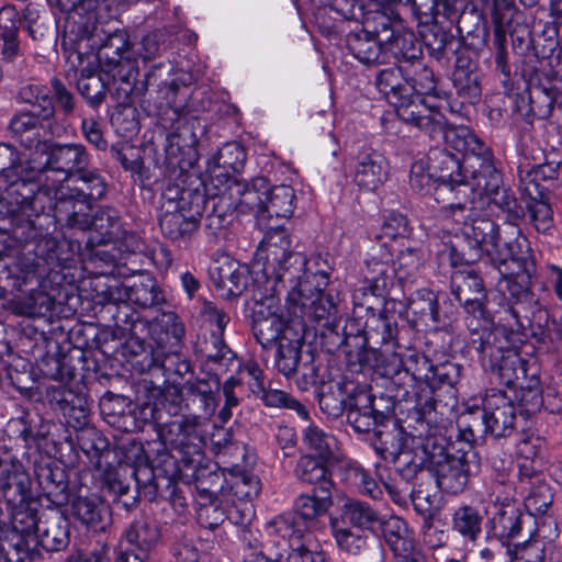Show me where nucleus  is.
<instances>
[{
  "mask_svg": "<svg viewBox=\"0 0 562 562\" xmlns=\"http://www.w3.org/2000/svg\"><path fill=\"white\" fill-rule=\"evenodd\" d=\"M54 307V300L45 292L32 291L27 296L14 301L13 310L18 315L36 317L45 315Z\"/></svg>",
  "mask_w": 562,
  "mask_h": 562,
  "instance_id": "nucleus-48",
  "label": "nucleus"
},
{
  "mask_svg": "<svg viewBox=\"0 0 562 562\" xmlns=\"http://www.w3.org/2000/svg\"><path fill=\"white\" fill-rule=\"evenodd\" d=\"M330 490L328 486H321L319 488H314L312 493L300 495L296 498L294 504L296 516L292 515V517L295 518L301 528L303 527L299 519L304 521L314 520L325 515L333 506ZM286 516H291V514Z\"/></svg>",
  "mask_w": 562,
  "mask_h": 562,
  "instance_id": "nucleus-32",
  "label": "nucleus"
},
{
  "mask_svg": "<svg viewBox=\"0 0 562 562\" xmlns=\"http://www.w3.org/2000/svg\"><path fill=\"white\" fill-rule=\"evenodd\" d=\"M529 221L538 233L547 234L553 225L552 210L549 203L532 200L528 204Z\"/></svg>",
  "mask_w": 562,
  "mask_h": 562,
  "instance_id": "nucleus-59",
  "label": "nucleus"
},
{
  "mask_svg": "<svg viewBox=\"0 0 562 562\" xmlns=\"http://www.w3.org/2000/svg\"><path fill=\"white\" fill-rule=\"evenodd\" d=\"M266 204L260 212V225L272 217L289 218L294 212L295 193L290 186L281 184L268 189L265 193Z\"/></svg>",
  "mask_w": 562,
  "mask_h": 562,
  "instance_id": "nucleus-34",
  "label": "nucleus"
},
{
  "mask_svg": "<svg viewBox=\"0 0 562 562\" xmlns=\"http://www.w3.org/2000/svg\"><path fill=\"white\" fill-rule=\"evenodd\" d=\"M539 465L540 462L518 459V485L515 487L507 485L505 483L504 474H501L495 481L494 488L498 490L501 486H504L505 493H513L521 490L524 484L530 485L537 483L538 481L542 480L539 474Z\"/></svg>",
  "mask_w": 562,
  "mask_h": 562,
  "instance_id": "nucleus-54",
  "label": "nucleus"
},
{
  "mask_svg": "<svg viewBox=\"0 0 562 562\" xmlns=\"http://www.w3.org/2000/svg\"><path fill=\"white\" fill-rule=\"evenodd\" d=\"M514 493H505L493 490L491 501L496 512L492 518L494 533L501 538L513 539L520 533L524 524L519 508L513 502Z\"/></svg>",
  "mask_w": 562,
  "mask_h": 562,
  "instance_id": "nucleus-22",
  "label": "nucleus"
},
{
  "mask_svg": "<svg viewBox=\"0 0 562 562\" xmlns=\"http://www.w3.org/2000/svg\"><path fill=\"white\" fill-rule=\"evenodd\" d=\"M331 535L340 551L350 555H360L368 547V536L341 522V519H330Z\"/></svg>",
  "mask_w": 562,
  "mask_h": 562,
  "instance_id": "nucleus-37",
  "label": "nucleus"
},
{
  "mask_svg": "<svg viewBox=\"0 0 562 562\" xmlns=\"http://www.w3.org/2000/svg\"><path fill=\"white\" fill-rule=\"evenodd\" d=\"M458 425L471 436L487 434L488 429L485 423L484 406L481 408L476 404H467L464 412L461 413L458 419Z\"/></svg>",
  "mask_w": 562,
  "mask_h": 562,
  "instance_id": "nucleus-56",
  "label": "nucleus"
},
{
  "mask_svg": "<svg viewBox=\"0 0 562 562\" xmlns=\"http://www.w3.org/2000/svg\"><path fill=\"white\" fill-rule=\"evenodd\" d=\"M256 259L258 263L262 262L267 292H279L281 286L288 288L311 270L305 255L291 250L290 236L279 225L268 227Z\"/></svg>",
  "mask_w": 562,
  "mask_h": 562,
  "instance_id": "nucleus-3",
  "label": "nucleus"
},
{
  "mask_svg": "<svg viewBox=\"0 0 562 562\" xmlns=\"http://www.w3.org/2000/svg\"><path fill=\"white\" fill-rule=\"evenodd\" d=\"M411 234L407 218L400 213H390L381 227V235L394 241L397 239L406 240ZM405 243V241H402Z\"/></svg>",
  "mask_w": 562,
  "mask_h": 562,
  "instance_id": "nucleus-63",
  "label": "nucleus"
},
{
  "mask_svg": "<svg viewBox=\"0 0 562 562\" xmlns=\"http://www.w3.org/2000/svg\"><path fill=\"white\" fill-rule=\"evenodd\" d=\"M270 292L257 303L252 325L256 339L266 349L283 339L286 329L299 327L293 317L291 322H284L279 299L276 297L278 292Z\"/></svg>",
  "mask_w": 562,
  "mask_h": 562,
  "instance_id": "nucleus-12",
  "label": "nucleus"
},
{
  "mask_svg": "<svg viewBox=\"0 0 562 562\" xmlns=\"http://www.w3.org/2000/svg\"><path fill=\"white\" fill-rule=\"evenodd\" d=\"M345 480L359 493L378 498L381 490L373 477L359 464H349L345 470Z\"/></svg>",
  "mask_w": 562,
  "mask_h": 562,
  "instance_id": "nucleus-52",
  "label": "nucleus"
},
{
  "mask_svg": "<svg viewBox=\"0 0 562 562\" xmlns=\"http://www.w3.org/2000/svg\"><path fill=\"white\" fill-rule=\"evenodd\" d=\"M451 290L456 300L472 314H483L484 284L474 271H456L451 276Z\"/></svg>",
  "mask_w": 562,
  "mask_h": 562,
  "instance_id": "nucleus-26",
  "label": "nucleus"
},
{
  "mask_svg": "<svg viewBox=\"0 0 562 562\" xmlns=\"http://www.w3.org/2000/svg\"><path fill=\"white\" fill-rule=\"evenodd\" d=\"M469 193L484 203H493L498 209L507 212L515 210L517 201L515 196L502 186V176L495 168L493 159L485 164L480 165V169H474L470 181L459 183L458 194L468 198Z\"/></svg>",
  "mask_w": 562,
  "mask_h": 562,
  "instance_id": "nucleus-11",
  "label": "nucleus"
},
{
  "mask_svg": "<svg viewBox=\"0 0 562 562\" xmlns=\"http://www.w3.org/2000/svg\"><path fill=\"white\" fill-rule=\"evenodd\" d=\"M78 179L83 187L79 188V198L86 203V207L90 209V202L100 200L105 194V183L103 179L94 171L85 169L78 175Z\"/></svg>",
  "mask_w": 562,
  "mask_h": 562,
  "instance_id": "nucleus-55",
  "label": "nucleus"
},
{
  "mask_svg": "<svg viewBox=\"0 0 562 562\" xmlns=\"http://www.w3.org/2000/svg\"><path fill=\"white\" fill-rule=\"evenodd\" d=\"M303 331L300 327L289 328L285 330L283 339L276 344L278 346L276 364L278 370L285 376L296 372L301 359Z\"/></svg>",
  "mask_w": 562,
  "mask_h": 562,
  "instance_id": "nucleus-31",
  "label": "nucleus"
},
{
  "mask_svg": "<svg viewBox=\"0 0 562 562\" xmlns=\"http://www.w3.org/2000/svg\"><path fill=\"white\" fill-rule=\"evenodd\" d=\"M366 326L368 341L375 340L376 344L380 342L385 349H390L394 345L397 327L385 315L371 314L366 322Z\"/></svg>",
  "mask_w": 562,
  "mask_h": 562,
  "instance_id": "nucleus-47",
  "label": "nucleus"
},
{
  "mask_svg": "<svg viewBox=\"0 0 562 562\" xmlns=\"http://www.w3.org/2000/svg\"><path fill=\"white\" fill-rule=\"evenodd\" d=\"M488 434L494 437H506L515 424V407L508 397L499 391H492L482 401Z\"/></svg>",
  "mask_w": 562,
  "mask_h": 562,
  "instance_id": "nucleus-21",
  "label": "nucleus"
},
{
  "mask_svg": "<svg viewBox=\"0 0 562 562\" xmlns=\"http://www.w3.org/2000/svg\"><path fill=\"white\" fill-rule=\"evenodd\" d=\"M328 463L330 462L318 458L316 459L310 454H304L297 461L295 475L303 482L310 484L321 483V486H328L331 488L333 483L329 480L330 473L327 468Z\"/></svg>",
  "mask_w": 562,
  "mask_h": 562,
  "instance_id": "nucleus-42",
  "label": "nucleus"
},
{
  "mask_svg": "<svg viewBox=\"0 0 562 562\" xmlns=\"http://www.w3.org/2000/svg\"><path fill=\"white\" fill-rule=\"evenodd\" d=\"M38 483L46 497L56 505L67 501V482L60 471L42 469L38 473Z\"/></svg>",
  "mask_w": 562,
  "mask_h": 562,
  "instance_id": "nucleus-49",
  "label": "nucleus"
},
{
  "mask_svg": "<svg viewBox=\"0 0 562 562\" xmlns=\"http://www.w3.org/2000/svg\"><path fill=\"white\" fill-rule=\"evenodd\" d=\"M303 443L321 460L329 462L339 460V447L336 438L315 425H310L304 430Z\"/></svg>",
  "mask_w": 562,
  "mask_h": 562,
  "instance_id": "nucleus-36",
  "label": "nucleus"
},
{
  "mask_svg": "<svg viewBox=\"0 0 562 562\" xmlns=\"http://www.w3.org/2000/svg\"><path fill=\"white\" fill-rule=\"evenodd\" d=\"M379 530L392 550L396 562H418L414 557V541L407 524L397 516L381 515Z\"/></svg>",
  "mask_w": 562,
  "mask_h": 562,
  "instance_id": "nucleus-24",
  "label": "nucleus"
},
{
  "mask_svg": "<svg viewBox=\"0 0 562 562\" xmlns=\"http://www.w3.org/2000/svg\"><path fill=\"white\" fill-rule=\"evenodd\" d=\"M246 160V153L238 143H227L209 160L206 172L211 181L215 179L222 183V178L229 181V172L238 171Z\"/></svg>",
  "mask_w": 562,
  "mask_h": 562,
  "instance_id": "nucleus-30",
  "label": "nucleus"
},
{
  "mask_svg": "<svg viewBox=\"0 0 562 562\" xmlns=\"http://www.w3.org/2000/svg\"><path fill=\"white\" fill-rule=\"evenodd\" d=\"M408 311L423 319L436 322L438 319L437 299L429 291H420L411 300Z\"/></svg>",
  "mask_w": 562,
  "mask_h": 562,
  "instance_id": "nucleus-58",
  "label": "nucleus"
},
{
  "mask_svg": "<svg viewBox=\"0 0 562 562\" xmlns=\"http://www.w3.org/2000/svg\"><path fill=\"white\" fill-rule=\"evenodd\" d=\"M345 480L359 493L378 498L381 490L373 477L359 464H349L345 470Z\"/></svg>",
  "mask_w": 562,
  "mask_h": 562,
  "instance_id": "nucleus-53",
  "label": "nucleus"
},
{
  "mask_svg": "<svg viewBox=\"0 0 562 562\" xmlns=\"http://www.w3.org/2000/svg\"><path fill=\"white\" fill-rule=\"evenodd\" d=\"M440 168L430 166L428 160H416L411 167L409 184L412 189L419 192H428L435 188L437 198H443L447 193H453L456 199L459 183L463 182L460 161L449 155L441 154Z\"/></svg>",
  "mask_w": 562,
  "mask_h": 562,
  "instance_id": "nucleus-9",
  "label": "nucleus"
},
{
  "mask_svg": "<svg viewBox=\"0 0 562 562\" xmlns=\"http://www.w3.org/2000/svg\"><path fill=\"white\" fill-rule=\"evenodd\" d=\"M210 278L223 296H238L247 286L248 268L224 255L213 261Z\"/></svg>",
  "mask_w": 562,
  "mask_h": 562,
  "instance_id": "nucleus-19",
  "label": "nucleus"
},
{
  "mask_svg": "<svg viewBox=\"0 0 562 562\" xmlns=\"http://www.w3.org/2000/svg\"><path fill=\"white\" fill-rule=\"evenodd\" d=\"M31 499L26 498L21 505L7 506L10 516V526L5 525L0 518V536L8 541L13 536L21 540V546L26 552H30L31 540L33 539L37 526L44 519L38 517L36 509L31 508Z\"/></svg>",
  "mask_w": 562,
  "mask_h": 562,
  "instance_id": "nucleus-18",
  "label": "nucleus"
},
{
  "mask_svg": "<svg viewBox=\"0 0 562 562\" xmlns=\"http://www.w3.org/2000/svg\"><path fill=\"white\" fill-rule=\"evenodd\" d=\"M477 349L483 358H490V364L503 384L512 385L520 373L525 374L521 359L516 351L495 349L488 341H482Z\"/></svg>",
  "mask_w": 562,
  "mask_h": 562,
  "instance_id": "nucleus-27",
  "label": "nucleus"
},
{
  "mask_svg": "<svg viewBox=\"0 0 562 562\" xmlns=\"http://www.w3.org/2000/svg\"><path fill=\"white\" fill-rule=\"evenodd\" d=\"M392 251L396 252L392 260L391 270L393 276L401 283L412 282L423 266V254L412 241L401 243L400 247L391 245Z\"/></svg>",
  "mask_w": 562,
  "mask_h": 562,
  "instance_id": "nucleus-33",
  "label": "nucleus"
},
{
  "mask_svg": "<svg viewBox=\"0 0 562 562\" xmlns=\"http://www.w3.org/2000/svg\"><path fill=\"white\" fill-rule=\"evenodd\" d=\"M19 98L22 102L31 105L29 111L35 112V114H38L43 120H49L55 113L48 90L42 86L26 85L22 87L19 92Z\"/></svg>",
  "mask_w": 562,
  "mask_h": 562,
  "instance_id": "nucleus-46",
  "label": "nucleus"
},
{
  "mask_svg": "<svg viewBox=\"0 0 562 562\" xmlns=\"http://www.w3.org/2000/svg\"><path fill=\"white\" fill-rule=\"evenodd\" d=\"M427 113L431 123L427 126H417L425 131L431 137L441 136L445 143L456 151L464 156L475 158L477 168L474 164L471 167L480 169V165H485L492 160L490 148L467 126H447L445 116L438 111L427 108Z\"/></svg>",
  "mask_w": 562,
  "mask_h": 562,
  "instance_id": "nucleus-10",
  "label": "nucleus"
},
{
  "mask_svg": "<svg viewBox=\"0 0 562 562\" xmlns=\"http://www.w3.org/2000/svg\"><path fill=\"white\" fill-rule=\"evenodd\" d=\"M44 121L35 112H22L12 117L10 131L23 145L32 147L35 142H38L40 130Z\"/></svg>",
  "mask_w": 562,
  "mask_h": 562,
  "instance_id": "nucleus-44",
  "label": "nucleus"
},
{
  "mask_svg": "<svg viewBox=\"0 0 562 562\" xmlns=\"http://www.w3.org/2000/svg\"><path fill=\"white\" fill-rule=\"evenodd\" d=\"M481 522L482 518L477 510L470 506L459 508L453 515V529L471 541L481 533Z\"/></svg>",
  "mask_w": 562,
  "mask_h": 562,
  "instance_id": "nucleus-50",
  "label": "nucleus"
},
{
  "mask_svg": "<svg viewBox=\"0 0 562 562\" xmlns=\"http://www.w3.org/2000/svg\"><path fill=\"white\" fill-rule=\"evenodd\" d=\"M158 539V530L155 526L139 520L132 524L123 533L120 541L126 549L147 553L151 550Z\"/></svg>",
  "mask_w": 562,
  "mask_h": 562,
  "instance_id": "nucleus-41",
  "label": "nucleus"
},
{
  "mask_svg": "<svg viewBox=\"0 0 562 562\" xmlns=\"http://www.w3.org/2000/svg\"><path fill=\"white\" fill-rule=\"evenodd\" d=\"M41 150L46 155V161L44 167L40 168L42 177L37 183L45 195L53 191L56 193L59 183L72 173L78 176L89 164V156L81 144L43 143Z\"/></svg>",
  "mask_w": 562,
  "mask_h": 562,
  "instance_id": "nucleus-7",
  "label": "nucleus"
},
{
  "mask_svg": "<svg viewBox=\"0 0 562 562\" xmlns=\"http://www.w3.org/2000/svg\"><path fill=\"white\" fill-rule=\"evenodd\" d=\"M550 542L538 533L531 535L527 541L508 548L509 562H546V552Z\"/></svg>",
  "mask_w": 562,
  "mask_h": 562,
  "instance_id": "nucleus-45",
  "label": "nucleus"
},
{
  "mask_svg": "<svg viewBox=\"0 0 562 562\" xmlns=\"http://www.w3.org/2000/svg\"><path fill=\"white\" fill-rule=\"evenodd\" d=\"M200 418L195 415L181 416L166 424L160 436L181 456V461L193 465L201 460L202 437L199 434Z\"/></svg>",
  "mask_w": 562,
  "mask_h": 562,
  "instance_id": "nucleus-13",
  "label": "nucleus"
},
{
  "mask_svg": "<svg viewBox=\"0 0 562 562\" xmlns=\"http://www.w3.org/2000/svg\"><path fill=\"white\" fill-rule=\"evenodd\" d=\"M450 202L441 210V217L447 224H451V231L461 235L468 243L474 256L486 251L490 256L499 251L501 238L496 225L476 210L474 198L471 201Z\"/></svg>",
  "mask_w": 562,
  "mask_h": 562,
  "instance_id": "nucleus-5",
  "label": "nucleus"
},
{
  "mask_svg": "<svg viewBox=\"0 0 562 562\" xmlns=\"http://www.w3.org/2000/svg\"><path fill=\"white\" fill-rule=\"evenodd\" d=\"M376 415L372 408V398L367 393H359L348 406L347 418L353 428L360 432L370 431L378 424Z\"/></svg>",
  "mask_w": 562,
  "mask_h": 562,
  "instance_id": "nucleus-40",
  "label": "nucleus"
},
{
  "mask_svg": "<svg viewBox=\"0 0 562 562\" xmlns=\"http://www.w3.org/2000/svg\"><path fill=\"white\" fill-rule=\"evenodd\" d=\"M0 494L7 506L21 505L31 496V479L18 456L0 446Z\"/></svg>",
  "mask_w": 562,
  "mask_h": 562,
  "instance_id": "nucleus-14",
  "label": "nucleus"
},
{
  "mask_svg": "<svg viewBox=\"0 0 562 562\" xmlns=\"http://www.w3.org/2000/svg\"><path fill=\"white\" fill-rule=\"evenodd\" d=\"M432 463L439 488L452 494L464 490L472 472V465L467 454L445 456Z\"/></svg>",
  "mask_w": 562,
  "mask_h": 562,
  "instance_id": "nucleus-20",
  "label": "nucleus"
},
{
  "mask_svg": "<svg viewBox=\"0 0 562 562\" xmlns=\"http://www.w3.org/2000/svg\"><path fill=\"white\" fill-rule=\"evenodd\" d=\"M74 26L69 35L64 40V46L72 43L74 47L67 48L66 63L74 70V76L79 74L77 89L87 102L97 106L101 104L105 97V83L101 78L99 70V59L101 56L117 60L133 59L130 52V42L127 34L123 31H115L106 36L103 30L95 22L94 11L88 12L82 22L72 21Z\"/></svg>",
  "mask_w": 562,
  "mask_h": 562,
  "instance_id": "nucleus-1",
  "label": "nucleus"
},
{
  "mask_svg": "<svg viewBox=\"0 0 562 562\" xmlns=\"http://www.w3.org/2000/svg\"><path fill=\"white\" fill-rule=\"evenodd\" d=\"M381 515L366 502L349 499L342 505L339 517L335 519H341V522L358 531L376 535L381 525Z\"/></svg>",
  "mask_w": 562,
  "mask_h": 562,
  "instance_id": "nucleus-29",
  "label": "nucleus"
},
{
  "mask_svg": "<svg viewBox=\"0 0 562 562\" xmlns=\"http://www.w3.org/2000/svg\"><path fill=\"white\" fill-rule=\"evenodd\" d=\"M205 210V199L200 192H181L177 187L162 194L159 224L162 234L178 240L193 234L200 225Z\"/></svg>",
  "mask_w": 562,
  "mask_h": 562,
  "instance_id": "nucleus-6",
  "label": "nucleus"
},
{
  "mask_svg": "<svg viewBox=\"0 0 562 562\" xmlns=\"http://www.w3.org/2000/svg\"><path fill=\"white\" fill-rule=\"evenodd\" d=\"M231 195L238 194L239 199L235 204L236 209L241 211L245 209L256 212V217L260 224V212L265 207L266 198L265 193L268 190V182L265 178L255 179L251 184H241L237 181H232L228 186Z\"/></svg>",
  "mask_w": 562,
  "mask_h": 562,
  "instance_id": "nucleus-35",
  "label": "nucleus"
},
{
  "mask_svg": "<svg viewBox=\"0 0 562 562\" xmlns=\"http://www.w3.org/2000/svg\"><path fill=\"white\" fill-rule=\"evenodd\" d=\"M373 271L376 272L379 277H373L368 286L353 292L352 300L356 305H363V302L360 301V294L366 296L367 291H369L372 296H383L392 285V279L389 276H384L386 273V269L382 263L375 262Z\"/></svg>",
  "mask_w": 562,
  "mask_h": 562,
  "instance_id": "nucleus-57",
  "label": "nucleus"
},
{
  "mask_svg": "<svg viewBox=\"0 0 562 562\" xmlns=\"http://www.w3.org/2000/svg\"><path fill=\"white\" fill-rule=\"evenodd\" d=\"M21 543L16 536H13L10 541L0 536V562H25L29 559V552Z\"/></svg>",
  "mask_w": 562,
  "mask_h": 562,
  "instance_id": "nucleus-64",
  "label": "nucleus"
},
{
  "mask_svg": "<svg viewBox=\"0 0 562 562\" xmlns=\"http://www.w3.org/2000/svg\"><path fill=\"white\" fill-rule=\"evenodd\" d=\"M42 177L40 167L22 162L19 151L11 145L0 143V191L1 199L16 211L34 209L42 190L37 181Z\"/></svg>",
  "mask_w": 562,
  "mask_h": 562,
  "instance_id": "nucleus-4",
  "label": "nucleus"
},
{
  "mask_svg": "<svg viewBox=\"0 0 562 562\" xmlns=\"http://www.w3.org/2000/svg\"><path fill=\"white\" fill-rule=\"evenodd\" d=\"M328 280L327 272L308 270L306 276L288 286L285 307L301 329H305L306 322L323 323L331 330L337 327L339 316L336 303L331 295L324 294Z\"/></svg>",
  "mask_w": 562,
  "mask_h": 562,
  "instance_id": "nucleus-2",
  "label": "nucleus"
},
{
  "mask_svg": "<svg viewBox=\"0 0 562 562\" xmlns=\"http://www.w3.org/2000/svg\"><path fill=\"white\" fill-rule=\"evenodd\" d=\"M518 493L524 497L526 507L537 513H544L553 501L549 486L542 480L530 485L524 484Z\"/></svg>",
  "mask_w": 562,
  "mask_h": 562,
  "instance_id": "nucleus-51",
  "label": "nucleus"
},
{
  "mask_svg": "<svg viewBox=\"0 0 562 562\" xmlns=\"http://www.w3.org/2000/svg\"><path fill=\"white\" fill-rule=\"evenodd\" d=\"M504 246L505 254L494 259L501 276L498 290L517 302L526 301L530 296L527 260L522 256H515L512 246Z\"/></svg>",
  "mask_w": 562,
  "mask_h": 562,
  "instance_id": "nucleus-15",
  "label": "nucleus"
},
{
  "mask_svg": "<svg viewBox=\"0 0 562 562\" xmlns=\"http://www.w3.org/2000/svg\"><path fill=\"white\" fill-rule=\"evenodd\" d=\"M381 41L384 42L385 53L390 52L397 59L412 60L419 56L420 49L413 32L406 31L400 22H391L381 16Z\"/></svg>",
  "mask_w": 562,
  "mask_h": 562,
  "instance_id": "nucleus-23",
  "label": "nucleus"
},
{
  "mask_svg": "<svg viewBox=\"0 0 562 562\" xmlns=\"http://www.w3.org/2000/svg\"><path fill=\"white\" fill-rule=\"evenodd\" d=\"M64 389L53 391L52 401H56L58 407L61 409L67 423L75 429H83L89 424V413L86 402L81 397H76L77 403L70 402Z\"/></svg>",
  "mask_w": 562,
  "mask_h": 562,
  "instance_id": "nucleus-43",
  "label": "nucleus"
},
{
  "mask_svg": "<svg viewBox=\"0 0 562 562\" xmlns=\"http://www.w3.org/2000/svg\"><path fill=\"white\" fill-rule=\"evenodd\" d=\"M124 293L128 302L140 308H148L164 302V295L156 280L148 276L125 286Z\"/></svg>",
  "mask_w": 562,
  "mask_h": 562,
  "instance_id": "nucleus-38",
  "label": "nucleus"
},
{
  "mask_svg": "<svg viewBox=\"0 0 562 562\" xmlns=\"http://www.w3.org/2000/svg\"><path fill=\"white\" fill-rule=\"evenodd\" d=\"M350 54L367 66L384 63L386 58L384 42L381 41V26L374 33L364 29L352 31L347 36Z\"/></svg>",
  "mask_w": 562,
  "mask_h": 562,
  "instance_id": "nucleus-25",
  "label": "nucleus"
},
{
  "mask_svg": "<svg viewBox=\"0 0 562 562\" xmlns=\"http://www.w3.org/2000/svg\"><path fill=\"white\" fill-rule=\"evenodd\" d=\"M411 85L413 87V100L418 104H424L420 95L436 94L437 83L434 72L426 67H423L415 72Z\"/></svg>",
  "mask_w": 562,
  "mask_h": 562,
  "instance_id": "nucleus-62",
  "label": "nucleus"
},
{
  "mask_svg": "<svg viewBox=\"0 0 562 562\" xmlns=\"http://www.w3.org/2000/svg\"><path fill=\"white\" fill-rule=\"evenodd\" d=\"M69 542V524L60 515L45 517L37 526L31 544L40 546L46 551H60Z\"/></svg>",
  "mask_w": 562,
  "mask_h": 562,
  "instance_id": "nucleus-28",
  "label": "nucleus"
},
{
  "mask_svg": "<svg viewBox=\"0 0 562 562\" xmlns=\"http://www.w3.org/2000/svg\"><path fill=\"white\" fill-rule=\"evenodd\" d=\"M272 527L281 538L289 540L291 552L288 562H326L324 553L305 539V529L299 526L294 517L279 516Z\"/></svg>",
  "mask_w": 562,
  "mask_h": 562,
  "instance_id": "nucleus-16",
  "label": "nucleus"
},
{
  "mask_svg": "<svg viewBox=\"0 0 562 562\" xmlns=\"http://www.w3.org/2000/svg\"><path fill=\"white\" fill-rule=\"evenodd\" d=\"M231 490L237 501L252 499L260 492V481L256 475L243 472L234 477Z\"/></svg>",
  "mask_w": 562,
  "mask_h": 562,
  "instance_id": "nucleus-60",
  "label": "nucleus"
},
{
  "mask_svg": "<svg viewBox=\"0 0 562 562\" xmlns=\"http://www.w3.org/2000/svg\"><path fill=\"white\" fill-rule=\"evenodd\" d=\"M387 159L376 150L360 153L352 168V181L364 192H375L389 179Z\"/></svg>",
  "mask_w": 562,
  "mask_h": 562,
  "instance_id": "nucleus-17",
  "label": "nucleus"
},
{
  "mask_svg": "<svg viewBox=\"0 0 562 562\" xmlns=\"http://www.w3.org/2000/svg\"><path fill=\"white\" fill-rule=\"evenodd\" d=\"M379 91L387 102L395 108L397 116L406 123L416 126H427L431 123L427 113V105L418 104L413 100V87L400 67H390L381 70L375 79Z\"/></svg>",
  "mask_w": 562,
  "mask_h": 562,
  "instance_id": "nucleus-8",
  "label": "nucleus"
},
{
  "mask_svg": "<svg viewBox=\"0 0 562 562\" xmlns=\"http://www.w3.org/2000/svg\"><path fill=\"white\" fill-rule=\"evenodd\" d=\"M166 48V32L162 30L146 34L139 42L136 53L145 61L159 56Z\"/></svg>",
  "mask_w": 562,
  "mask_h": 562,
  "instance_id": "nucleus-61",
  "label": "nucleus"
},
{
  "mask_svg": "<svg viewBox=\"0 0 562 562\" xmlns=\"http://www.w3.org/2000/svg\"><path fill=\"white\" fill-rule=\"evenodd\" d=\"M71 514L87 527L103 529L106 510L101 499L94 495L76 497L71 503Z\"/></svg>",
  "mask_w": 562,
  "mask_h": 562,
  "instance_id": "nucleus-39",
  "label": "nucleus"
}]
</instances>
